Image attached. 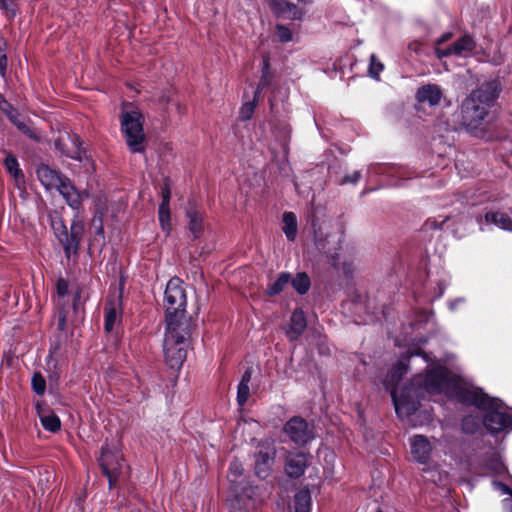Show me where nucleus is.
Returning <instances> with one entry per match:
<instances>
[{
  "label": "nucleus",
  "mask_w": 512,
  "mask_h": 512,
  "mask_svg": "<svg viewBox=\"0 0 512 512\" xmlns=\"http://www.w3.org/2000/svg\"><path fill=\"white\" fill-rule=\"evenodd\" d=\"M382 382L390 391L398 417L413 427L431 420L430 411L419 408L420 400L444 394L483 411L484 428L491 434L512 432V415L504 411L501 399L489 396L458 372L450 370L442 360L420 349L409 350L392 366Z\"/></svg>",
  "instance_id": "f257e3e1"
},
{
  "label": "nucleus",
  "mask_w": 512,
  "mask_h": 512,
  "mask_svg": "<svg viewBox=\"0 0 512 512\" xmlns=\"http://www.w3.org/2000/svg\"><path fill=\"white\" fill-rule=\"evenodd\" d=\"M500 92L497 81H488L473 91L462 104V123L466 129L475 135L488 114Z\"/></svg>",
  "instance_id": "f03ea898"
},
{
  "label": "nucleus",
  "mask_w": 512,
  "mask_h": 512,
  "mask_svg": "<svg viewBox=\"0 0 512 512\" xmlns=\"http://www.w3.org/2000/svg\"><path fill=\"white\" fill-rule=\"evenodd\" d=\"M190 334V325H166L163 351L167 365L179 370L187 355V338Z\"/></svg>",
  "instance_id": "7ed1b4c3"
},
{
  "label": "nucleus",
  "mask_w": 512,
  "mask_h": 512,
  "mask_svg": "<svg viewBox=\"0 0 512 512\" xmlns=\"http://www.w3.org/2000/svg\"><path fill=\"white\" fill-rule=\"evenodd\" d=\"M36 175L46 190L56 189L72 209H79L81 194L66 176L43 163L37 167Z\"/></svg>",
  "instance_id": "20e7f679"
},
{
  "label": "nucleus",
  "mask_w": 512,
  "mask_h": 512,
  "mask_svg": "<svg viewBox=\"0 0 512 512\" xmlns=\"http://www.w3.org/2000/svg\"><path fill=\"white\" fill-rule=\"evenodd\" d=\"M166 325H190L185 317L186 294L181 279L174 277L166 285L164 293Z\"/></svg>",
  "instance_id": "39448f33"
},
{
  "label": "nucleus",
  "mask_w": 512,
  "mask_h": 512,
  "mask_svg": "<svg viewBox=\"0 0 512 512\" xmlns=\"http://www.w3.org/2000/svg\"><path fill=\"white\" fill-rule=\"evenodd\" d=\"M312 227L316 248L326 256L332 266H337L343 233L339 229L331 231L327 224L318 225L315 219L312 220Z\"/></svg>",
  "instance_id": "423d86ee"
},
{
  "label": "nucleus",
  "mask_w": 512,
  "mask_h": 512,
  "mask_svg": "<svg viewBox=\"0 0 512 512\" xmlns=\"http://www.w3.org/2000/svg\"><path fill=\"white\" fill-rule=\"evenodd\" d=\"M143 122V115L138 110L123 111L121 114V130L132 153L144 151Z\"/></svg>",
  "instance_id": "0eeeda50"
},
{
  "label": "nucleus",
  "mask_w": 512,
  "mask_h": 512,
  "mask_svg": "<svg viewBox=\"0 0 512 512\" xmlns=\"http://www.w3.org/2000/svg\"><path fill=\"white\" fill-rule=\"evenodd\" d=\"M51 226L56 238L59 240L66 256L75 254L79 248L84 233V223L81 219L75 218L72 221L70 232H68L63 220L60 217L51 218Z\"/></svg>",
  "instance_id": "6e6552de"
},
{
  "label": "nucleus",
  "mask_w": 512,
  "mask_h": 512,
  "mask_svg": "<svg viewBox=\"0 0 512 512\" xmlns=\"http://www.w3.org/2000/svg\"><path fill=\"white\" fill-rule=\"evenodd\" d=\"M103 474L108 478L109 488L116 485L122 468L123 457L117 443H105L98 458Z\"/></svg>",
  "instance_id": "1a4fd4ad"
},
{
  "label": "nucleus",
  "mask_w": 512,
  "mask_h": 512,
  "mask_svg": "<svg viewBox=\"0 0 512 512\" xmlns=\"http://www.w3.org/2000/svg\"><path fill=\"white\" fill-rule=\"evenodd\" d=\"M232 491L233 497L229 502L230 507L235 511H249L263 501L261 489L257 486L250 485L248 481L236 485Z\"/></svg>",
  "instance_id": "9d476101"
},
{
  "label": "nucleus",
  "mask_w": 512,
  "mask_h": 512,
  "mask_svg": "<svg viewBox=\"0 0 512 512\" xmlns=\"http://www.w3.org/2000/svg\"><path fill=\"white\" fill-rule=\"evenodd\" d=\"M439 60L446 57L468 58L477 51V43L470 34H464L447 47L434 48Z\"/></svg>",
  "instance_id": "9b49d317"
},
{
  "label": "nucleus",
  "mask_w": 512,
  "mask_h": 512,
  "mask_svg": "<svg viewBox=\"0 0 512 512\" xmlns=\"http://www.w3.org/2000/svg\"><path fill=\"white\" fill-rule=\"evenodd\" d=\"M476 222L479 225V230L482 232L489 230L490 227H497L501 230L512 232L511 216L499 209L486 210L483 215L476 217Z\"/></svg>",
  "instance_id": "f8f14e48"
},
{
  "label": "nucleus",
  "mask_w": 512,
  "mask_h": 512,
  "mask_svg": "<svg viewBox=\"0 0 512 512\" xmlns=\"http://www.w3.org/2000/svg\"><path fill=\"white\" fill-rule=\"evenodd\" d=\"M285 433L298 445H304L313 438V431L306 420L301 417L291 418L284 426Z\"/></svg>",
  "instance_id": "ddd939ff"
},
{
  "label": "nucleus",
  "mask_w": 512,
  "mask_h": 512,
  "mask_svg": "<svg viewBox=\"0 0 512 512\" xmlns=\"http://www.w3.org/2000/svg\"><path fill=\"white\" fill-rule=\"evenodd\" d=\"M69 294L68 282L60 278L56 283V297L54 299L55 305L58 309L57 313V327L58 330L64 331L66 329V323L69 318V308L66 307V298Z\"/></svg>",
  "instance_id": "4468645a"
},
{
  "label": "nucleus",
  "mask_w": 512,
  "mask_h": 512,
  "mask_svg": "<svg viewBox=\"0 0 512 512\" xmlns=\"http://www.w3.org/2000/svg\"><path fill=\"white\" fill-rule=\"evenodd\" d=\"M1 110L6 114L8 119L20 130L24 135L34 141H40L41 137L38 131L32 129L24 116H22L17 109L13 108L8 102L4 101L0 106Z\"/></svg>",
  "instance_id": "2eb2a0df"
},
{
  "label": "nucleus",
  "mask_w": 512,
  "mask_h": 512,
  "mask_svg": "<svg viewBox=\"0 0 512 512\" xmlns=\"http://www.w3.org/2000/svg\"><path fill=\"white\" fill-rule=\"evenodd\" d=\"M443 98V91L437 84H425L419 87L415 93L416 101L422 106L436 107Z\"/></svg>",
  "instance_id": "dca6fc26"
},
{
  "label": "nucleus",
  "mask_w": 512,
  "mask_h": 512,
  "mask_svg": "<svg viewBox=\"0 0 512 512\" xmlns=\"http://www.w3.org/2000/svg\"><path fill=\"white\" fill-rule=\"evenodd\" d=\"M309 454L289 452L285 460V472L291 478L301 477L308 465Z\"/></svg>",
  "instance_id": "f3484780"
},
{
  "label": "nucleus",
  "mask_w": 512,
  "mask_h": 512,
  "mask_svg": "<svg viewBox=\"0 0 512 512\" xmlns=\"http://www.w3.org/2000/svg\"><path fill=\"white\" fill-rule=\"evenodd\" d=\"M275 458V451L273 448H261L255 454V473L261 479H266L271 471L272 464Z\"/></svg>",
  "instance_id": "a211bd4d"
},
{
  "label": "nucleus",
  "mask_w": 512,
  "mask_h": 512,
  "mask_svg": "<svg viewBox=\"0 0 512 512\" xmlns=\"http://www.w3.org/2000/svg\"><path fill=\"white\" fill-rule=\"evenodd\" d=\"M411 453L420 464L428 463L432 452V445L427 437L415 435L410 439Z\"/></svg>",
  "instance_id": "6ab92c4d"
},
{
  "label": "nucleus",
  "mask_w": 512,
  "mask_h": 512,
  "mask_svg": "<svg viewBox=\"0 0 512 512\" xmlns=\"http://www.w3.org/2000/svg\"><path fill=\"white\" fill-rule=\"evenodd\" d=\"M306 326L307 321L304 311L301 309H296L291 315L290 325L286 331L288 339L290 341L297 340L304 332Z\"/></svg>",
  "instance_id": "aec40b11"
},
{
  "label": "nucleus",
  "mask_w": 512,
  "mask_h": 512,
  "mask_svg": "<svg viewBox=\"0 0 512 512\" xmlns=\"http://www.w3.org/2000/svg\"><path fill=\"white\" fill-rule=\"evenodd\" d=\"M189 231L195 239L199 238L204 230L203 220L204 214L195 206L190 205L186 210Z\"/></svg>",
  "instance_id": "412c9836"
},
{
  "label": "nucleus",
  "mask_w": 512,
  "mask_h": 512,
  "mask_svg": "<svg viewBox=\"0 0 512 512\" xmlns=\"http://www.w3.org/2000/svg\"><path fill=\"white\" fill-rule=\"evenodd\" d=\"M484 427V416L478 413L466 414L461 421V430L465 434L473 435Z\"/></svg>",
  "instance_id": "4be33fe9"
},
{
  "label": "nucleus",
  "mask_w": 512,
  "mask_h": 512,
  "mask_svg": "<svg viewBox=\"0 0 512 512\" xmlns=\"http://www.w3.org/2000/svg\"><path fill=\"white\" fill-rule=\"evenodd\" d=\"M406 174V171L401 168H396L394 166H387L382 164H371L366 168V175L368 178H371L374 175H387L388 177H404Z\"/></svg>",
  "instance_id": "5701e85b"
},
{
  "label": "nucleus",
  "mask_w": 512,
  "mask_h": 512,
  "mask_svg": "<svg viewBox=\"0 0 512 512\" xmlns=\"http://www.w3.org/2000/svg\"><path fill=\"white\" fill-rule=\"evenodd\" d=\"M38 416L40 418V422L45 430L55 433L61 428V421L59 417L53 412H46L37 406Z\"/></svg>",
  "instance_id": "b1692460"
},
{
  "label": "nucleus",
  "mask_w": 512,
  "mask_h": 512,
  "mask_svg": "<svg viewBox=\"0 0 512 512\" xmlns=\"http://www.w3.org/2000/svg\"><path fill=\"white\" fill-rule=\"evenodd\" d=\"M282 222V230L287 240L293 242L296 239L298 231L296 215L293 212H284Z\"/></svg>",
  "instance_id": "393cba45"
},
{
  "label": "nucleus",
  "mask_w": 512,
  "mask_h": 512,
  "mask_svg": "<svg viewBox=\"0 0 512 512\" xmlns=\"http://www.w3.org/2000/svg\"><path fill=\"white\" fill-rule=\"evenodd\" d=\"M295 512H310L311 494L308 489L299 490L294 496Z\"/></svg>",
  "instance_id": "a878e982"
},
{
  "label": "nucleus",
  "mask_w": 512,
  "mask_h": 512,
  "mask_svg": "<svg viewBox=\"0 0 512 512\" xmlns=\"http://www.w3.org/2000/svg\"><path fill=\"white\" fill-rule=\"evenodd\" d=\"M6 170L14 177L16 183H24V173L19 167L18 160L12 154H8L4 160Z\"/></svg>",
  "instance_id": "bb28decb"
},
{
  "label": "nucleus",
  "mask_w": 512,
  "mask_h": 512,
  "mask_svg": "<svg viewBox=\"0 0 512 512\" xmlns=\"http://www.w3.org/2000/svg\"><path fill=\"white\" fill-rule=\"evenodd\" d=\"M262 63H263V65H262L261 78L259 80L257 89H256V91L254 93L255 94V99L259 98V95H260L261 91L271 84L272 78H273V75H272V73L270 71V65H269L268 58L264 57Z\"/></svg>",
  "instance_id": "cd10ccee"
},
{
  "label": "nucleus",
  "mask_w": 512,
  "mask_h": 512,
  "mask_svg": "<svg viewBox=\"0 0 512 512\" xmlns=\"http://www.w3.org/2000/svg\"><path fill=\"white\" fill-rule=\"evenodd\" d=\"M119 319L120 311L114 304H110L105 307L104 328L107 332H111L114 329Z\"/></svg>",
  "instance_id": "c85d7f7f"
},
{
  "label": "nucleus",
  "mask_w": 512,
  "mask_h": 512,
  "mask_svg": "<svg viewBox=\"0 0 512 512\" xmlns=\"http://www.w3.org/2000/svg\"><path fill=\"white\" fill-rule=\"evenodd\" d=\"M290 282L292 284V287L300 295L306 294L311 286L310 278L305 272L297 273L294 278H291Z\"/></svg>",
  "instance_id": "c756f323"
},
{
  "label": "nucleus",
  "mask_w": 512,
  "mask_h": 512,
  "mask_svg": "<svg viewBox=\"0 0 512 512\" xmlns=\"http://www.w3.org/2000/svg\"><path fill=\"white\" fill-rule=\"evenodd\" d=\"M291 274L287 272H282L279 274L278 278L268 287L267 293L270 296H274L283 291V289L290 283Z\"/></svg>",
  "instance_id": "7c9ffc66"
},
{
  "label": "nucleus",
  "mask_w": 512,
  "mask_h": 512,
  "mask_svg": "<svg viewBox=\"0 0 512 512\" xmlns=\"http://www.w3.org/2000/svg\"><path fill=\"white\" fill-rule=\"evenodd\" d=\"M244 472L243 465L239 461H233L229 466L228 479L232 485V489L236 487V485H240L244 483V480H239L242 477Z\"/></svg>",
  "instance_id": "2f4dec72"
},
{
  "label": "nucleus",
  "mask_w": 512,
  "mask_h": 512,
  "mask_svg": "<svg viewBox=\"0 0 512 512\" xmlns=\"http://www.w3.org/2000/svg\"><path fill=\"white\" fill-rule=\"evenodd\" d=\"M73 143L76 147L75 151L72 152V153H66L63 149H62V145H61V141L60 139H58L57 141H55V147L57 150L61 151L63 154H65L66 156L74 159V160H77V161H84L85 159H87V156L85 154V151L82 150L78 145L80 144V139L79 137L75 136L73 138Z\"/></svg>",
  "instance_id": "473e14b6"
},
{
  "label": "nucleus",
  "mask_w": 512,
  "mask_h": 512,
  "mask_svg": "<svg viewBox=\"0 0 512 512\" xmlns=\"http://www.w3.org/2000/svg\"><path fill=\"white\" fill-rule=\"evenodd\" d=\"M384 70V64L377 58L375 54H371L368 67V75L375 79H380V73Z\"/></svg>",
  "instance_id": "72a5a7b5"
},
{
  "label": "nucleus",
  "mask_w": 512,
  "mask_h": 512,
  "mask_svg": "<svg viewBox=\"0 0 512 512\" xmlns=\"http://www.w3.org/2000/svg\"><path fill=\"white\" fill-rule=\"evenodd\" d=\"M158 217L162 229L166 232H169L171 227V218L170 209L169 207H166V204L159 205Z\"/></svg>",
  "instance_id": "f704fd0d"
},
{
  "label": "nucleus",
  "mask_w": 512,
  "mask_h": 512,
  "mask_svg": "<svg viewBox=\"0 0 512 512\" xmlns=\"http://www.w3.org/2000/svg\"><path fill=\"white\" fill-rule=\"evenodd\" d=\"M258 98L253 97L252 101L245 102L239 111V118L242 121H247L252 118Z\"/></svg>",
  "instance_id": "c9c22d12"
},
{
  "label": "nucleus",
  "mask_w": 512,
  "mask_h": 512,
  "mask_svg": "<svg viewBox=\"0 0 512 512\" xmlns=\"http://www.w3.org/2000/svg\"><path fill=\"white\" fill-rule=\"evenodd\" d=\"M0 10H2L5 17L13 19L17 14L16 0H0Z\"/></svg>",
  "instance_id": "e433bc0d"
},
{
  "label": "nucleus",
  "mask_w": 512,
  "mask_h": 512,
  "mask_svg": "<svg viewBox=\"0 0 512 512\" xmlns=\"http://www.w3.org/2000/svg\"><path fill=\"white\" fill-rule=\"evenodd\" d=\"M8 59H7V43L4 38L0 37V75L6 77Z\"/></svg>",
  "instance_id": "4c0bfd02"
},
{
  "label": "nucleus",
  "mask_w": 512,
  "mask_h": 512,
  "mask_svg": "<svg viewBox=\"0 0 512 512\" xmlns=\"http://www.w3.org/2000/svg\"><path fill=\"white\" fill-rule=\"evenodd\" d=\"M303 11L295 4L291 3L285 11H283L280 18L286 20H302Z\"/></svg>",
  "instance_id": "58836bf2"
},
{
  "label": "nucleus",
  "mask_w": 512,
  "mask_h": 512,
  "mask_svg": "<svg viewBox=\"0 0 512 512\" xmlns=\"http://www.w3.org/2000/svg\"><path fill=\"white\" fill-rule=\"evenodd\" d=\"M31 385H32L33 391L37 395H39V396L44 395V393L46 391V381L40 373H35L33 375L32 380H31Z\"/></svg>",
  "instance_id": "ea45409f"
},
{
  "label": "nucleus",
  "mask_w": 512,
  "mask_h": 512,
  "mask_svg": "<svg viewBox=\"0 0 512 512\" xmlns=\"http://www.w3.org/2000/svg\"><path fill=\"white\" fill-rule=\"evenodd\" d=\"M276 36L278 40L282 43H287L292 41L293 33L287 26L283 24L276 25Z\"/></svg>",
  "instance_id": "a19ab883"
},
{
  "label": "nucleus",
  "mask_w": 512,
  "mask_h": 512,
  "mask_svg": "<svg viewBox=\"0 0 512 512\" xmlns=\"http://www.w3.org/2000/svg\"><path fill=\"white\" fill-rule=\"evenodd\" d=\"M268 1H269V6H270L271 10L279 18L281 17L283 11H285L287 9V7L291 4L290 2H288L286 0H268Z\"/></svg>",
  "instance_id": "79ce46f5"
},
{
  "label": "nucleus",
  "mask_w": 512,
  "mask_h": 512,
  "mask_svg": "<svg viewBox=\"0 0 512 512\" xmlns=\"http://www.w3.org/2000/svg\"><path fill=\"white\" fill-rule=\"evenodd\" d=\"M268 1H269V6H270L271 10L279 18L281 17L283 11H285L287 9V7L291 4L290 2H288L286 0H268Z\"/></svg>",
  "instance_id": "37998d69"
},
{
  "label": "nucleus",
  "mask_w": 512,
  "mask_h": 512,
  "mask_svg": "<svg viewBox=\"0 0 512 512\" xmlns=\"http://www.w3.org/2000/svg\"><path fill=\"white\" fill-rule=\"evenodd\" d=\"M249 393V385L239 383L237 389V402L240 406H243L246 403Z\"/></svg>",
  "instance_id": "c03bdc74"
},
{
  "label": "nucleus",
  "mask_w": 512,
  "mask_h": 512,
  "mask_svg": "<svg viewBox=\"0 0 512 512\" xmlns=\"http://www.w3.org/2000/svg\"><path fill=\"white\" fill-rule=\"evenodd\" d=\"M173 96L174 90L172 88L162 91L158 99L159 105L165 108L168 104L173 102Z\"/></svg>",
  "instance_id": "a18cd8bd"
},
{
  "label": "nucleus",
  "mask_w": 512,
  "mask_h": 512,
  "mask_svg": "<svg viewBox=\"0 0 512 512\" xmlns=\"http://www.w3.org/2000/svg\"><path fill=\"white\" fill-rule=\"evenodd\" d=\"M361 177H362V173H361V171H360V170H356V171H354L352 174H347V175H345V176L342 178V180H341V182H340V183H341V184H347V183H349V184H353V185H355V184H357V183L360 181Z\"/></svg>",
  "instance_id": "49530a36"
},
{
  "label": "nucleus",
  "mask_w": 512,
  "mask_h": 512,
  "mask_svg": "<svg viewBox=\"0 0 512 512\" xmlns=\"http://www.w3.org/2000/svg\"><path fill=\"white\" fill-rule=\"evenodd\" d=\"M492 487L495 491L499 492V494L502 496H508V495L512 494V490L506 484H503L502 482L493 481Z\"/></svg>",
  "instance_id": "de8ad7c7"
},
{
  "label": "nucleus",
  "mask_w": 512,
  "mask_h": 512,
  "mask_svg": "<svg viewBox=\"0 0 512 512\" xmlns=\"http://www.w3.org/2000/svg\"><path fill=\"white\" fill-rule=\"evenodd\" d=\"M445 288H446V284L443 281H439L438 292L434 296L429 297L428 300L433 301L435 299L440 298L443 295Z\"/></svg>",
  "instance_id": "09e8293b"
},
{
  "label": "nucleus",
  "mask_w": 512,
  "mask_h": 512,
  "mask_svg": "<svg viewBox=\"0 0 512 512\" xmlns=\"http://www.w3.org/2000/svg\"><path fill=\"white\" fill-rule=\"evenodd\" d=\"M80 300V291L77 290L73 294L72 310L74 313H78V303Z\"/></svg>",
  "instance_id": "8fccbe9b"
},
{
  "label": "nucleus",
  "mask_w": 512,
  "mask_h": 512,
  "mask_svg": "<svg viewBox=\"0 0 512 512\" xmlns=\"http://www.w3.org/2000/svg\"><path fill=\"white\" fill-rule=\"evenodd\" d=\"M170 197H171L170 190L168 188L163 189L161 204H166V207H169Z\"/></svg>",
  "instance_id": "3c124183"
},
{
  "label": "nucleus",
  "mask_w": 512,
  "mask_h": 512,
  "mask_svg": "<svg viewBox=\"0 0 512 512\" xmlns=\"http://www.w3.org/2000/svg\"><path fill=\"white\" fill-rule=\"evenodd\" d=\"M252 377V371L250 369H247L244 374L242 375V379L240 381V384H246L249 385V382Z\"/></svg>",
  "instance_id": "603ef678"
},
{
  "label": "nucleus",
  "mask_w": 512,
  "mask_h": 512,
  "mask_svg": "<svg viewBox=\"0 0 512 512\" xmlns=\"http://www.w3.org/2000/svg\"><path fill=\"white\" fill-rule=\"evenodd\" d=\"M502 503H503V507H504L505 510L512 511V494L506 496L503 499Z\"/></svg>",
  "instance_id": "864d4df0"
},
{
  "label": "nucleus",
  "mask_w": 512,
  "mask_h": 512,
  "mask_svg": "<svg viewBox=\"0 0 512 512\" xmlns=\"http://www.w3.org/2000/svg\"><path fill=\"white\" fill-rule=\"evenodd\" d=\"M448 221V218L444 219L440 224H437L435 221H430L428 220L426 223H425V226L428 227V228H435V229H440L442 228L443 224L445 222Z\"/></svg>",
  "instance_id": "5fc2aeb1"
},
{
  "label": "nucleus",
  "mask_w": 512,
  "mask_h": 512,
  "mask_svg": "<svg viewBox=\"0 0 512 512\" xmlns=\"http://www.w3.org/2000/svg\"><path fill=\"white\" fill-rule=\"evenodd\" d=\"M464 301H465L464 298H457L455 300L450 301L449 302V309L451 311H455L457 306L462 304V303H464Z\"/></svg>",
  "instance_id": "6e6d98bb"
},
{
  "label": "nucleus",
  "mask_w": 512,
  "mask_h": 512,
  "mask_svg": "<svg viewBox=\"0 0 512 512\" xmlns=\"http://www.w3.org/2000/svg\"><path fill=\"white\" fill-rule=\"evenodd\" d=\"M451 37V34L450 33H446L444 35H442V37L440 39H438L435 43V48L436 47H441V45L446 42L448 39H450Z\"/></svg>",
  "instance_id": "4d7b16f0"
},
{
  "label": "nucleus",
  "mask_w": 512,
  "mask_h": 512,
  "mask_svg": "<svg viewBox=\"0 0 512 512\" xmlns=\"http://www.w3.org/2000/svg\"><path fill=\"white\" fill-rule=\"evenodd\" d=\"M319 353L320 354H329L330 353L329 347L324 345L322 339H320V341H319Z\"/></svg>",
  "instance_id": "13d9d810"
},
{
  "label": "nucleus",
  "mask_w": 512,
  "mask_h": 512,
  "mask_svg": "<svg viewBox=\"0 0 512 512\" xmlns=\"http://www.w3.org/2000/svg\"><path fill=\"white\" fill-rule=\"evenodd\" d=\"M99 225L96 227V236H99L102 240L104 239V230L101 219L98 220Z\"/></svg>",
  "instance_id": "bf43d9fd"
},
{
  "label": "nucleus",
  "mask_w": 512,
  "mask_h": 512,
  "mask_svg": "<svg viewBox=\"0 0 512 512\" xmlns=\"http://www.w3.org/2000/svg\"><path fill=\"white\" fill-rule=\"evenodd\" d=\"M420 44L419 43H414V44H411L410 45V48L413 49L416 53H419L420 52Z\"/></svg>",
  "instance_id": "052dcab7"
},
{
  "label": "nucleus",
  "mask_w": 512,
  "mask_h": 512,
  "mask_svg": "<svg viewBox=\"0 0 512 512\" xmlns=\"http://www.w3.org/2000/svg\"><path fill=\"white\" fill-rule=\"evenodd\" d=\"M425 479H426V480H430V481H432V482H434V483H436V482H437V479L434 477V475H431V477L425 476Z\"/></svg>",
  "instance_id": "680f3d73"
},
{
  "label": "nucleus",
  "mask_w": 512,
  "mask_h": 512,
  "mask_svg": "<svg viewBox=\"0 0 512 512\" xmlns=\"http://www.w3.org/2000/svg\"><path fill=\"white\" fill-rule=\"evenodd\" d=\"M175 106H176L177 110L179 111V113H181V112H182V106H181V104H180V103H178V102H176V103H175Z\"/></svg>",
  "instance_id": "e2e57ef3"
},
{
  "label": "nucleus",
  "mask_w": 512,
  "mask_h": 512,
  "mask_svg": "<svg viewBox=\"0 0 512 512\" xmlns=\"http://www.w3.org/2000/svg\"><path fill=\"white\" fill-rule=\"evenodd\" d=\"M370 191H372V189H370ZM368 192H369V190H363L362 194H366Z\"/></svg>",
  "instance_id": "0e129e2a"
},
{
  "label": "nucleus",
  "mask_w": 512,
  "mask_h": 512,
  "mask_svg": "<svg viewBox=\"0 0 512 512\" xmlns=\"http://www.w3.org/2000/svg\"><path fill=\"white\" fill-rule=\"evenodd\" d=\"M391 185H395L396 186V185H399V183L398 182H391Z\"/></svg>",
  "instance_id": "69168bd1"
}]
</instances>
